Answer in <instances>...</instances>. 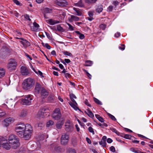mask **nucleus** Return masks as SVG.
<instances>
[{
  "label": "nucleus",
  "instance_id": "obj_8",
  "mask_svg": "<svg viewBox=\"0 0 153 153\" xmlns=\"http://www.w3.org/2000/svg\"><path fill=\"white\" fill-rule=\"evenodd\" d=\"M21 73L23 76H27L30 74V72L28 68L25 66H22L20 68Z\"/></svg>",
  "mask_w": 153,
  "mask_h": 153
},
{
  "label": "nucleus",
  "instance_id": "obj_53",
  "mask_svg": "<svg viewBox=\"0 0 153 153\" xmlns=\"http://www.w3.org/2000/svg\"><path fill=\"white\" fill-rule=\"evenodd\" d=\"M67 24L69 26L68 29L70 30H74V28L73 27L68 23H67Z\"/></svg>",
  "mask_w": 153,
  "mask_h": 153
},
{
  "label": "nucleus",
  "instance_id": "obj_63",
  "mask_svg": "<svg viewBox=\"0 0 153 153\" xmlns=\"http://www.w3.org/2000/svg\"><path fill=\"white\" fill-rule=\"evenodd\" d=\"M26 148L25 147H21L20 149V151L23 152L26 150Z\"/></svg>",
  "mask_w": 153,
  "mask_h": 153
},
{
  "label": "nucleus",
  "instance_id": "obj_35",
  "mask_svg": "<svg viewBox=\"0 0 153 153\" xmlns=\"http://www.w3.org/2000/svg\"><path fill=\"white\" fill-rule=\"evenodd\" d=\"M5 74V71L4 69H0V78L3 76Z\"/></svg>",
  "mask_w": 153,
  "mask_h": 153
},
{
  "label": "nucleus",
  "instance_id": "obj_59",
  "mask_svg": "<svg viewBox=\"0 0 153 153\" xmlns=\"http://www.w3.org/2000/svg\"><path fill=\"white\" fill-rule=\"evenodd\" d=\"M111 131L116 133L117 134H118L119 133V132H118L115 128H112L111 129Z\"/></svg>",
  "mask_w": 153,
  "mask_h": 153
},
{
  "label": "nucleus",
  "instance_id": "obj_7",
  "mask_svg": "<svg viewBox=\"0 0 153 153\" xmlns=\"http://www.w3.org/2000/svg\"><path fill=\"white\" fill-rule=\"evenodd\" d=\"M61 116V114L59 108H56L54 110L53 113L52 114V117L55 120H58L59 119Z\"/></svg>",
  "mask_w": 153,
  "mask_h": 153
},
{
  "label": "nucleus",
  "instance_id": "obj_45",
  "mask_svg": "<svg viewBox=\"0 0 153 153\" xmlns=\"http://www.w3.org/2000/svg\"><path fill=\"white\" fill-rule=\"evenodd\" d=\"M106 25L102 24L100 25V27L101 29L104 30L105 29L106 27Z\"/></svg>",
  "mask_w": 153,
  "mask_h": 153
},
{
  "label": "nucleus",
  "instance_id": "obj_2",
  "mask_svg": "<svg viewBox=\"0 0 153 153\" xmlns=\"http://www.w3.org/2000/svg\"><path fill=\"white\" fill-rule=\"evenodd\" d=\"M35 84L34 79L29 77L25 79L22 84V87L23 89L25 90L30 89L32 88Z\"/></svg>",
  "mask_w": 153,
  "mask_h": 153
},
{
  "label": "nucleus",
  "instance_id": "obj_4",
  "mask_svg": "<svg viewBox=\"0 0 153 153\" xmlns=\"http://www.w3.org/2000/svg\"><path fill=\"white\" fill-rule=\"evenodd\" d=\"M70 97L71 102H69V104L75 110H77L78 109L77 107V104L74 100L76 99V97L74 94H72L70 95Z\"/></svg>",
  "mask_w": 153,
  "mask_h": 153
},
{
  "label": "nucleus",
  "instance_id": "obj_54",
  "mask_svg": "<svg viewBox=\"0 0 153 153\" xmlns=\"http://www.w3.org/2000/svg\"><path fill=\"white\" fill-rule=\"evenodd\" d=\"M36 125L38 127H42L44 126V125L42 123H38L36 124Z\"/></svg>",
  "mask_w": 153,
  "mask_h": 153
},
{
  "label": "nucleus",
  "instance_id": "obj_11",
  "mask_svg": "<svg viewBox=\"0 0 153 153\" xmlns=\"http://www.w3.org/2000/svg\"><path fill=\"white\" fill-rule=\"evenodd\" d=\"M20 42L25 48L30 45V43L27 41L22 38H20Z\"/></svg>",
  "mask_w": 153,
  "mask_h": 153
},
{
  "label": "nucleus",
  "instance_id": "obj_3",
  "mask_svg": "<svg viewBox=\"0 0 153 153\" xmlns=\"http://www.w3.org/2000/svg\"><path fill=\"white\" fill-rule=\"evenodd\" d=\"M33 99V96L32 95H28L26 96L24 99L22 100L21 103L23 105H30Z\"/></svg>",
  "mask_w": 153,
  "mask_h": 153
},
{
  "label": "nucleus",
  "instance_id": "obj_56",
  "mask_svg": "<svg viewBox=\"0 0 153 153\" xmlns=\"http://www.w3.org/2000/svg\"><path fill=\"white\" fill-rule=\"evenodd\" d=\"M121 45L123 47H122L121 46H119V47L118 48H119V49L121 50L122 51H123L125 49V46L124 45H123V44H121Z\"/></svg>",
  "mask_w": 153,
  "mask_h": 153
},
{
  "label": "nucleus",
  "instance_id": "obj_14",
  "mask_svg": "<svg viewBox=\"0 0 153 153\" xmlns=\"http://www.w3.org/2000/svg\"><path fill=\"white\" fill-rule=\"evenodd\" d=\"M52 12V10L46 7L43 10V14L44 17L45 19H48L47 14L48 13H51Z\"/></svg>",
  "mask_w": 153,
  "mask_h": 153
},
{
  "label": "nucleus",
  "instance_id": "obj_6",
  "mask_svg": "<svg viewBox=\"0 0 153 153\" xmlns=\"http://www.w3.org/2000/svg\"><path fill=\"white\" fill-rule=\"evenodd\" d=\"M69 139V135L67 133H63L61 138V142L62 144L66 145Z\"/></svg>",
  "mask_w": 153,
  "mask_h": 153
},
{
  "label": "nucleus",
  "instance_id": "obj_42",
  "mask_svg": "<svg viewBox=\"0 0 153 153\" xmlns=\"http://www.w3.org/2000/svg\"><path fill=\"white\" fill-rule=\"evenodd\" d=\"M42 44L43 46L45 47L48 49H50L51 48V46L48 43L45 44L44 43H42Z\"/></svg>",
  "mask_w": 153,
  "mask_h": 153
},
{
  "label": "nucleus",
  "instance_id": "obj_41",
  "mask_svg": "<svg viewBox=\"0 0 153 153\" xmlns=\"http://www.w3.org/2000/svg\"><path fill=\"white\" fill-rule=\"evenodd\" d=\"M92 64L93 63L92 61H91L88 60L86 61L85 65V66H91L92 65Z\"/></svg>",
  "mask_w": 153,
  "mask_h": 153
},
{
  "label": "nucleus",
  "instance_id": "obj_1",
  "mask_svg": "<svg viewBox=\"0 0 153 153\" xmlns=\"http://www.w3.org/2000/svg\"><path fill=\"white\" fill-rule=\"evenodd\" d=\"M32 131L31 126L27 124L25 125L22 123H20V137L24 138L26 140H29Z\"/></svg>",
  "mask_w": 153,
  "mask_h": 153
},
{
  "label": "nucleus",
  "instance_id": "obj_27",
  "mask_svg": "<svg viewBox=\"0 0 153 153\" xmlns=\"http://www.w3.org/2000/svg\"><path fill=\"white\" fill-rule=\"evenodd\" d=\"M27 113V112L26 110H23L21 112L20 117H24L26 116Z\"/></svg>",
  "mask_w": 153,
  "mask_h": 153
},
{
  "label": "nucleus",
  "instance_id": "obj_44",
  "mask_svg": "<svg viewBox=\"0 0 153 153\" xmlns=\"http://www.w3.org/2000/svg\"><path fill=\"white\" fill-rule=\"evenodd\" d=\"M19 32L18 30L15 31L14 32L13 36H14V38L16 39H19V38L18 37H16V36L17 35V34H19Z\"/></svg>",
  "mask_w": 153,
  "mask_h": 153
},
{
  "label": "nucleus",
  "instance_id": "obj_22",
  "mask_svg": "<svg viewBox=\"0 0 153 153\" xmlns=\"http://www.w3.org/2000/svg\"><path fill=\"white\" fill-rule=\"evenodd\" d=\"M75 6L79 7H84V4L81 0H79L77 2H75L74 3Z\"/></svg>",
  "mask_w": 153,
  "mask_h": 153
},
{
  "label": "nucleus",
  "instance_id": "obj_40",
  "mask_svg": "<svg viewBox=\"0 0 153 153\" xmlns=\"http://www.w3.org/2000/svg\"><path fill=\"white\" fill-rule=\"evenodd\" d=\"M94 100L95 102V103H96L97 104L100 105H102V102L97 99L95 98H94Z\"/></svg>",
  "mask_w": 153,
  "mask_h": 153
},
{
  "label": "nucleus",
  "instance_id": "obj_19",
  "mask_svg": "<svg viewBox=\"0 0 153 153\" xmlns=\"http://www.w3.org/2000/svg\"><path fill=\"white\" fill-rule=\"evenodd\" d=\"M79 20V18L76 16L73 15H71V17L68 18V20L70 22H72L74 21H78Z\"/></svg>",
  "mask_w": 153,
  "mask_h": 153
},
{
  "label": "nucleus",
  "instance_id": "obj_51",
  "mask_svg": "<svg viewBox=\"0 0 153 153\" xmlns=\"http://www.w3.org/2000/svg\"><path fill=\"white\" fill-rule=\"evenodd\" d=\"M124 137L126 139H131V136L130 134H125L124 135Z\"/></svg>",
  "mask_w": 153,
  "mask_h": 153
},
{
  "label": "nucleus",
  "instance_id": "obj_31",
  "mask_svg": "<svg viewBox=\"0 0 153 153\" xmlns=\"http://www.w3.org/2000/svg\"><path fill=\"white\" fill-rule=\"evenodd\" d=\"M56 29L57 30L60 32H63L65 31L61 27L60 25H58L56 26Z\"/></svg>",
  "mask_w": 153,
  "mask_h": 153
},
{
  "label": "nucleus",
  "instance_id": "obj_23",
  "mask_svg": "<svg viewBox=\"0 0 153 153\" xmlns=\"http://www.w3.org/2000/svg\"><path fill=\"white\" fill-rule=\"evenodd\" d=\"M103 9V6L102 5H100L97 6L95 9L96 11L98 13H100L102 12Z\"/></svg>",
  "mask_w": 153,
  "mask_h": 153
},
{
  "label": "nucleus",
  "instance_id": "obj_17",
  "mask_svg": "<svg viewBox=\"0 0 153 153\" xmlns=\"http://www.w3.org/2000/svg\"><path fill=\"white\" fill-rule=\"evenodd\" d=\"M33 26L30 27L31 30L33 31H36L38 30L39 27V25L38 24L36 23V22H34L33 23Z\"/></svg>",
  "mask_w": 153,
  "mask_h": 153
},
{
  "label": "nucleus",
  "instance_id": "obj_30",
  "mask_svg": "<svg viewBox=\"0 0 153 153\" xmlns=\"http://www.w3.org/2000/svg\"><path fill=\"white\" fill-rule=\"evenodd\" d=\"M59 13L60 14V17L62 20H63L64 19L65 17L66 16V13L65 12L60 11Z\"/></svg>",
  "mask_w": 153,
  "mask_h": 153
},
{
  "label": "nucleus",
  "instance_id": "obj_39",
  "mask_svg": "<svg viewBox=\"0 0 153 153\" xmlns=\"http://www.w3.org/2000/svg\"><path fill=\"white\" fill-rule=\"evenodd\" d=\"M67 153H76L75 150L70 148L67 149Z\"/></svg>",
  "mask_w": 153,
  "mask_h": 153
},
{
  "label": "nucleus",
  "instance_id": "obj_62",
  "mask_svg": "<svg viewBox=\"0 0 153 153\" xmlns=\"http://www.w3.org/2000/svg\"><path fill=\"white\" fill-rule=\"evenodd\" d=\"M121 35L120 33L119 32H117L114 35V36L116 37H118L120 36Z\"/></svg>",
  "mask_w": 153,
  "mask_h": 153
},
{
  "label": "nucleus",
  "instance_id": "obj_34",
  "mask_svg": "<svg viewBox=\"0 0 153 153\" xmlns=\"http://www.w3.org/2000/svg\"><path fill=\"white\" fill-rule=\"evenodd\" d=\"M97 0H84L86 3L89 4L94 3Z\"/></svg>",
  "mask_w": 153,
  "mask_h": 153
},
{
  "label": "nucleus",
  "instance_id": "obj_36",
  "mask_svg": "<svg viewBox=\"0 0 153 153\" xmlns=\"http://www.w3.org/2000/svg\"><path fill=\"white\" fill-rule=\"evenodd\" d=\"M54 124L52 120H50L47 122L46 124L47 127H49Z\"/></svg>",
  "mask_w": 153,
  "mask_h": 153
},
{
  "label": "nucleus",
  "instance_id": "obj_48",
  "mask_svg": "<svg viewBox=\"0 0 153 153\" xmlns=\"http://www.w3.org/2000/svg\"><path fill=\"white\" fill-rule=\"evenodd\" d=\"M89 131L91 133H92L93 134H95L94 129L91 127H90L88 128Z\"/></svg>",
  "mask_w": 153,
  "mask_h": 153
},
{
  "label": "nucleus",
  "instance_id": "obj_46",
  "mask_svg": "<svg viewBox=\"0 0 153 153\" xmlns=\"http://www.w3.org/2000/svg\"><path fill=\"white\" fill-rule=\"evenodd\" d=\"M108 115L112 120H116L115 117L111 114L108 113Z\"/></svg>",
  "mask_w": 153,
  "mask_h": 153
},
{
  "label": "nucleus",
  "instance_id": "obj_28",
  "mask_svg": "<svg viewBox=\"0 0 153 153\" xmlns=\"http://www.w3.org/2000/svg\"><path fill=\"white\" fill-rule=\"evenodd\" d=\"M65 126L66 129L68 131H69L73 128L72 125L71 124H68V123H66Z\"/></svg>",
  "mask_w": 153,
  "mask_h": 153
},
{
  "label": "nucleus",
  "instance_id": "obj_55",
  "mask_svg": "<svg viewBox=\"0 0 153 153\" xmlns=\"http://www.w3.org/2000/svg\"><path fill=\"white\" fill-rule=\"evenodd\" d=\"M85 103L87 105L90 107H91V105H90V104H89V103L88 101L87 100H86V99L85 100Z\"/></svg>",
  "mask_w": 153,
  "mask_h": 153
},
{
  "label": "nucleus",
  "instance_id": "obj_49",
  "mask_svg": "<svg viewBox=\"0 0 153 153\" xmlns=\"http://www.w3.org/2000/svg\"><path fill=\"white\" fill-rule=\"evenodd\" d=\"M71 142L73 144L75 145L77 143V141L76 138H73L71 140Z\"/></svg>",
  "mask_w": 153,
  "mask_h": 153
},
{
  "label": "nucleus",
  "instance_id": "obj_9",
  "mask_svg": "<svg viewBox=\"0 0 153 153\" xmlns=\"http://www.w3.org/2000/svg\"><path fill=\"white\" fill-rule=\"evenodd\" d=\"M14 119L13 118L9 117L5 119L3 123V124L6 127L8 126L10 124L13 122Z\"/></svg>",
  "mask_w": 153,
  "mask_h": 153
},
{
  "label": "nucleus",
  "instance_id": "obj_57",
  "mask_svg": "<svg viewBox=\"0 0 153 153\" xmlns=\"http://www.w3.org/2000/svg\"><path fill=\"white\" fill-rule=\"evenodd\" d=\"M110 151L113 152H114L115 151V148L114 147V146H111L110 147Z\"/></svg>",
  "mask_w": 153,
  "mask_h": 153
},
{
  "label": "nucleus",
  "instance_id": "obj_21",
  "mask_svg": "<svg viewBox=\"0 0 153 153\" xmlns=\"http://www.w3.org/2000/svg\"><path fill=\"white\" fill-rule=\"evenodd\" d=\"M41 96L44 98L48 95V93L45 89L42 88L41 92Z\"/></svg>",
  "mask_w": 153,
  "mask_h": 153
},
{
  "label": "nucleus",
  "instance_id": "obj_52",
  "mask_svg": "<svg viewBox=\"0 0 153 153\" xmlns=\"http://www.w3.org/2000/svg\"><path fill=\"white\" fill-rule=\"evenodd\" d=\"M5 112L3 111H2L0 109V117H2L5 114Z\"/></svg>",
  "mask_w": 153,
  "mask_h": 153
},
{
  "label": "nucleus",
  "instance_id": "obj_10",
  "mask_svg": "<svg viewBox=\"0 0 153 153\" xmlns=\"http://www.w3.org/2000/svg\"><path fill=\"white\" fill-rule=\"evenodd\" d=\"M47 110L45 108H43L41 109L38 112L37 114L38 117L43 118L45 116V113H46Z\"/></svg>",
  "mask_w": 153,
  "mask_h": 153
},
{
  "label": "nucleus",
  "instance_id": "obj_64",
  "mask_svg": "<svg viewBox=\"0 0 153 153\" xmlns=\"http://www.w3.org/2000/svg\"><path fill=\"white\" fill-rule=\"evenodd\" d=\"M113 141V140L110 138H108L107 139V142L108 143H111Z\"/></svg>",
  "mask_w": 153,
  "mask_h": 153
},
{
  "label": "nucleus",
  "instance_id": "obj_50",
  "mask_svg": "<svg viewBox=\"0 0 153 153\" xmlns=\"http://www.w3.org/2000/svg\"><path fill=\"white\" fill-rule=\"evenodd\" d=\"M113 8V7L112 6H110L108 7L107 10L109 12H111L112 11Z\"/></svg>",
  "mask_w": 153,
  "mask_h": 153
},
{
  "label": "nucleus",
  "instance_id": "obj_18",
  "mask_svg": "<svg viewBox=\"0 0 153 153\" xmlns=\"http://www.w3.org/2000/svg\"><path fill=\"white\" fill-rule=\"evenodd\" d=\"M85 112L91 118H93L94 117V114L92 113L91 111L90 110V109L89 108H88L86 109V111H85Z\"/></svg>",
  "mask_w": 153,
  "mask_h": 153
},
{
  "label": "nucleus",
  "instance_id": "obj_5",
  "mask_svg": "<svg viewBox=\"0 0 153 153\" xmlns=\"http://www.w3.org/2000/svg\"><path fill=\"white\" fill-rule=\"evenodd\" d=\"M17 65V62L15 60L11 59L7 67L9 71L14 70L16 69Z\"/></svg>",
  "mask_w": 153,
  "mask_h": 153
},
{
  "label": "nucleus",
  "instance_id": "obj_47",
  "mask_svg": "<svg viewBox=\"0 0 153 153\" xmlns=\"http://www.w3.org/2000/svg\"><path fill=\"white\" fill-rule=\"evenodd\" d=\"M119 3L117 1H114L112 2V4L114 5L115 7L118 5Z\"/></svg>",
  "mask_w": 153,
  "mask_h": 153
},
{
  "label": "nucleus",
  "instance_id": "obj_58",
  "mask_svg": "<svg viewBox=\"0 0 153 153\" xmlns=\"http://www.w3.org/2000/svg\"><path fill=\"white\" fill-rule=\"evenodd\" d=\"M94 12L90 11L88 12V14L89 17H92L93 15V13Z\"/></svg>",
  "mask_w": 153,
  "mask_h": 153
},
{
  "label": "nucleus",
  "instance_id": "obj_25",
  "mask_svg": "<svg viewBox=\"0 0 153 153\" xmlns=\"http://www.w3.org/2000/svg\"><path fill=\"white\" fill-rule=\"evenodd\" d=\"M63 124V123L62 121H58L56 125V128L57 129H60L62 127Z\"/></svg>",
  "mask_w": 153,
  "mask_h": 153
},
{
  "label": "nucleus",
  "instance_id": "obj_12",
  "mask_svg": "<svg viewBox=\"0 0 153 153\" xmlns=\"http://www.w3.org/2000/svg\"><path fill=\"white\" fill-rule=\"evenodd\" d=\"M55 3L60 6H66L68 5L67 2L65 0H56L55 1Z\"/></svg>",
  "mask_w": 153,
  "mask_h": 153
},
{
  "label": "nucleus",
  "instance_id": "obj_26",
  "mask_svg": "<svg viewBox=\"0 0 153 153\" xmlns=\"http://www.w3.org/2000/svg\"><path fill=\"white\" fill-rule=\"evenodd\" d=\"M41 87V85L39 84V83H36V84L35 88V92L38 93L39 92V91L40 90V88Z\"/></svg>",
  "mask_w": 153,
  "mask_h": 153
},
{
  "label": "nucleus",
  "instance_id": "obj_16",
  "mask_svg": "<svg viewBox=\"0 0 153 153\" xmlns=\"http://www.w3.org/2000/svg\"><path fill=\"white\" fill-rule=\"evenodd\" d=\"M47 23L51 25H53L59 23L60 22L59 21L56 20H54L52 19H50L46 20Z\"/></svg>",
  "mask_w": 153,
  "mask_h": 153
},
{
  "label": "nucleus",
  "instance_id": "obj_32",
  "mask_svg": "<svg viewBox=\"0 0 153 153\" xmlns=\"http://www.w3.org/2000/svg\"><path fill=\"white\" fill-rule=\"evenodd\" d=\"M7 53L1 51L0 52V57L2 59H5L7 56Z\"/></svg>",
  "mask_w": 153,
  "mask_h": 153
},
{
  "label": "nucleus",
  "instance_id": "obj_60",
  "mask_svg": "<svg viewBox=\"0 0 153 153\" xmlns=\"http://www.w3.org/2000/svg\"><path fill=\"white\" fill-rule=\"evenodd\" d=\"M24 17L27 20H28L29 21L31 20V19L29 18V16L28 15H26L24 16Z\"/></svg>",
  "mask_w": 153,
  "mask_h": 153
},
{
  "label": "nucleus",
  "instance_id": "obj_24",
  "mask_svg": "<svg viewBox=\"0 0 153 153\" xmlns=\"http://www.w3.org/2000/svg\"><path fill=\"white\" fill-rule=\"evenodd\" d=\"M1 51L4 52L7 54L9 52V49L6 46H4L1 48Z\"/></svg>",
  "mask_w": 153,
  "mask_h": 153
},
{
  "label": "nucleus",
  "instance_id": "obj_13",
  "mask_svg": "<svg viewBox=\"0 0 153 153\" xmlns=\"http://www.w3.org/2000/svg\"><path fill=\"white\" fill-rule=\"evenodd\" d=\"M19 139L17 136H15L14 134H11L9 137L8 140L9 141L10 144L12 143L14 141H16L17 140Z\"/></svg>",
  "mask_w": 153,
  "mask_h": 153
},
{
  "label": "nucleus",
  "instance_id": "obj_33",
  "mask_svg": "<svg viewBox=\"0 0 153 153\" xmlns=\"http://www.w3.org/2000/svg\"><path fill=\"white\" fill-rule=\"evenodd\" d=\"M59 148L55 146H53V147L51 149V150L53 152H56L58 151Z\"/></svg>",
  "mask_w": 153,
  "mask_h": 153
},
{
  "label": "nucleus",
  "instance_id": "obj_20",
  "mask_svg": "<svg viewBox=\"0 0 153 153\" xmlns=\"http://www.w3.org/2000/svg\"><path fill=\"white\" fill-rule=\"evenodd\" d=\"M1 145H2V146L6 150H9L10 149L11 145L8 142L3 143L2 142V144H1Z\"/></svg>",
  "mask_w": 153,
  "mask_h": 153
},
{
  "label": "nucleus",
  "instance_id": "obj_15",
  "mask_svg": "<svg viewBox=\"0 0 153 153\" xmlns=\"http://www.w3.org/2000/svg\"><path fill=\"white\" fill-rule=\"evenodd\" d=\"M19 139L18 140L13 142L12 143L10 144L11 146L13 149H16L19 146Z\"/></svg>",
  "mask_w": 153,
  "mask_h": 153
},
{
  "label": "nucleus",
  "instance_id": "obj_43",
  "mask_svg": "<svg viewBox=\"0 0 153 153\" xmlns=\"http://www.w3.org/2000/svg\"><path fill=\"white\" fill-rule=\"evenodd\" d=\"M99 143L103 147H105L106 146V141L104 140H101L99 142Z\"/></svg>",
  "mask_w": 153,
  "mask_h": 153
},
{
  "label": "nucleus",
  "instance_id": "obj_29",
  "mask_svg": "<svg viewBox=\"0 0 153 153\" xmlns=\"http://www.w3.org/2000/svg\"><path fill=\"white\" fill-rule=\"evenodd\" d=\"M73 10L76 12V15L79 16L82 15V13L80 10L78 8H77L75 7H74Z\"/></svg>",
  "mask_w": 153,
  "mask_h": 153
},
{
  "label": "nucleus",
  "instance_id": "obj_61",
  "mask_svg": "<svg viewBox=\"0 0 153 153\" xmlns=\"http://www.w3.org/2000/svg\"><path fill=\"white\" fill-rule=\"evenodd\" d=\"M79 37L80 39H83L84 37L85 36L83 34L81 33L79 36Z\"/></svg>",
  "mask_w": 153,
  "mask_h": 153
},
{
  "label": "nucleus",
  "instance_id": "obj_38",
  "mask_svg": "<svg viewBox=\"0 0 153 153\" xmlns=\"http://www.w3.org/2000/svg\"><path fill=\"white\" fill-rule=\"evenodd\" d=\"M63 53L64 55L66 56H68L70 57L73 56V55L72 53L67 51H64L63 52Z\"/></svg>",
  "mask_w": 153,
  "mask_h": 153
},
{
  "label": "nucleus",
  "instance_id": "obj_37",
  "mask_svg": "<svg viewBox=\"0 0 153 153\" xmlns=\"http://www.w3.org/2000/svg\"><path fill=\"white\" fill-rule=\"evenodd\" d=\"M7 141V139L3 137H0V147L1 144H2V142Z\"/></svg>",
  "mask_w": 153,
  "mask_h": 153
}]
</instances>
